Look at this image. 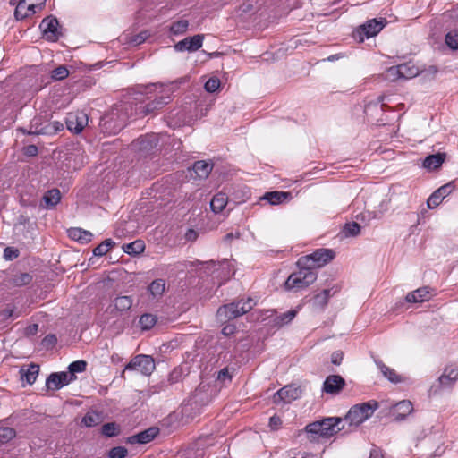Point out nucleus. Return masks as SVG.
Segmentation results:
<instances>
[{"instance_id": "1", "label": "nucleus", "mask_w": 458, "mask_h": 458, "mask_svg": "<svg viewBox=\"0 0 458 458\" xmlns=\"http://www.w3.org/2000/svg\"><path fill=\"white\" fill-rule=\"evenodd\" d=\"M185 81L184 78L168 82L166 84H149L140 86L135 99L134 111L137 117H145L162 109L172 100L173 93L178 89L179 84Z\"/></svg>"}, {"instance_id": "2", "label": "nucleus", "mask_w": 458, "mask_h": 458, "mask_svg": "<svg viewBox=\"0 0 458 458\" xmlns=\"http://www.w3.org/2000/svg\"><path fill=\"white\" fill-rule=\"evenodd\" d=\"M342 421L341 417H327L309 423L305 427V432L310 441H318L320 437L329 438L344 429V426H339Z\"/></svg>"}, {"instance_id": "3", "label": "nucleus", "mask_w": 458, "mask_h": 458, "mask_svg": "<svg viewBox=\"0 0 458 458\" xmlns=\"http://www.w3.org/2000/svg\"><path fill=\"white\" fill-rule=\"evenodd\" d=\"M298 270L293 272L284 283V289L291 292H299L313 284L317 277V272L306 266H297Z\"/></svg>"}, {"instance_id": "4", "label": "nucleus", "mask_w": 458, "mask_h": 458, "mask_svg": "<svg viewBox=\"0 0 458 458\" xmlns=\"http://www.w3.org/2000/svg\"><path fill=\"white\" fill-rule=\"evenodd\" d=\"M202 274H205L207 278L210 277L213 285L219 287L229 279L233 272L229 261L224 259L218 263L202 262Z\"/></svg>"}, {"instance_id": "5", "label": "nucleus", "mask_w": 458, "mask_h": 458, "mask_svg": "<svg viewBox=\"0 0 458 458\" xmlns=\"http://www.w3.org/2000/svg\"><path fill=\"white\" fill-rule=\"evenodd\" d=\"M377 408L378 403L375 400L355 404L351 407L344 416V420L348 422L350 427L357 428L371 417Z\"/></svg>"}, {"instance_id": "6", "label": "nucleus", "mask_w": 458, "mask_h": 458, "mask_svg": "<svg viewBox=\"0 0 458 458\" xmlns=\"http://www.w3.org/2000/svg\"><path fill=\"white\" fill-rule=\"evenodd\" d=\"M254 305L255 302L251 298L223 305L216 311L217 319L221 322L234 319L250 311Z\"/></svg>"}, {"instance_id": "7", "label": "nucleus", "mask_w": 458, "mask_h": 458, "mask_svg": "<svg viewBox=\"0 0 458 458\" xmlns=\"http://www.w3.org/2000/svg\"><path fill=\"white\" fill-rule=\"evenodd\" d=\"M335 258V252L330 249H318L313 253L301 257L297 266H306L315 271L322 267Z\"/></svg>"}, {"instance_id": "8", "label": "nucleus", "mask_w": 458, "mask_h": 458, "mask_svg": "<svg viewBox=\"0 0 458 458\" xmlns=\"http://www.w3.org/2000/svg\"><path fill=\"white\" fill-rule=\"evenodd\" d=\"M154 359L149 355L135 356L124 368V370H136L145 376H149L155 369Z\"/></svg>"}, {"instance_id": "9", "label": "nucleus", "mask_w": 458, "mask_h": 458, "mask_svg": "<svg viewBox=\"0 0 458 458\" xmlns=\"http://www.w3.org/2000/svg\"><path fill=\"white\" fill-rule=\"evenodd\" d=\"M88 115L83 111L68 113L65 118L66 128L75 134L81 133L88 124Z\"/></svg>"}, {"instance_id": "10", "label": "nucleus", "mask_w": 458, "mask_h": 458, "mask_svg": "<svg viewBox=\"0 0 458 458\" xmlns=\"http://www.w3.org/2000/svg\"><path fill=\"white\" fill-rule=\"evenodd\" d=\"M159 140L158 135L147 134L133 140L131 147L133 149L142 154H148L157 146Z\"/></svg>"}, {"instance_id": "11", "label": "nucleus", "mask_w": 458, "mask_h": 458, "mask_svg": "<svg viewBox=\"0 0 458 458\" xmlns=\"http://www.w3.org/2000/svg\"><path fill=\"white\" fill-rule=\"evenodd\" d=\"M386 24V20L384 18H381L379 21L377 19L368 21L365 24L361 25L357 31L359 35V40L360 42L364 40V37H362L361 34H364L367 38L376 36L381 31Z\"/></svg>"}, {"instance_id": "12", "label": "nucleus", "mask_w": 458, "mask_h": 458, "mask_svg": "<svg viewBox=\"0 0 458 458\" xmlns=\"http://www.w3.org/2000/svg\"><path fill=\"white\" fill-rule=\"evenodd\" d=\"M75 379V376L69 375L67 372H54L47 378L46 386L51 390H59Z\"/></svg>"}, {"instance_id": "13", "label": "nucleus", "mask_w": 458, "mask_h": 458, "mask_svg": "<svg viewBox=\"0 0 458 458\" xmlns=\"http://www.w3.org/2000/svg\"><path fill=\"white\" fill-rule=\"evenodd\" d=\"M59 22L54 16H47L42 20L39 28L41 29L44 36L50 41L58 40L61 33L58 31Z\"/></svg>"}, {"instance_id": "14", "label": "nucleus", "mask_w": 458, "mask_h": 458, "mask_svg": "<svg viewBox=\"0 0 458 458\" xmlns=\"http://www.w3.org/2000/svg\"><path fill=\"white\" fill-rule=\"evenodd\" d=\"M43 5L36 4L34 0H20L18 6L14 10V17L17 21L24 20L36 13L37 8H42Z\"/></svg>"}, {"instance_id": "15", "label": "nucleus", "mask_w": 458, "mask_h": 458, "mask_svg": "<svg viewBox=\"0 0 458 458\" xmlns=\"http://www.w3.org/2000/svg\"><path fill=\"white\" fill-rule=\"evenodd\" d=\"M301 391L298 387L286 386L279 389L273 396V403L279 404L280 403H289L300 397Z\"/></svg>"}, {"instance_id": "16", "label": "nucleus", "mask_w": 458, "mask_h": 458, "mask_svg": "<svg viewBox=\"0 0 458 458\" xmlns=\"http://www.w3.org/2000/svg\"><path fill=\"white\" fill-rule=\"evenodd\" d=\"M455 189L454 182L452 181L435 191L428 198L427 204L432 209L437 208L442 200Z\"/></svg>"}, {"instance_id": "17", "label": "nucleus", "mask_w": 458, "mask_h": 458, "mask_svg": "<svg viewBox=\"0 0 458 458\" xmlns=\"http://www.w3.org/2000/svg\"><path fill=\"white\" fill-rule=\"evenodd\" d=\"M345 385V380L341 376L330 375L324 381L322 390L327 394L336 395L340 394Z\"/></svg>"}, {"instance_id": "18", "label": "nucleus", "mask_w": 458, "mask_h": 458, "mask_svg": "<svg viewBox=\"0 0 458 458\" xmlns=\"http://www.w3.org/2000/svg\"><path fill=\"white\" fill-rule=\"evenodd\" d=\"M413 411L412 403L409 400H403L392 406L391 415L396 421H401Z\"/></svg>"}, {"instance_id": "19", "label": "nucleus", "mask_w": 458, "mask_h": 458, "mask_svg": "<svg viewBox=\"0 0 458 458\" xmlns=\"http://www.w3.org/2000/svg\"><path fill=\"white\" fill-rule=\"evenodd\" d=\"M159 433L158 428L151 427L138 434L131 436L127 438L129 444H148L152 441Z\"/></svg>"}, {"instance_id": "20", "label": "nucleus", "mask_w": 458, "mask_h": 458, "mask_svg": "<svg viewBox=\"0 0 458 458\" xmlns=\"http://www.w3.org/2000/svg\"><path fill=\"white\" fill-rule=\"evenodd\" d=\"M200 48V34L188 37L174 45L177 52H195Z\"/></svg>"}, {"instance_id": "21", "label": "nucleus", "mask_w": 458, "mask_h": 458, "mask_svg": "<svg viewBox=\"0 0 458 458\" xmlns=\"http://www.w3.org/2000/svg\"><path fill=\"white\" fill-rule=\"evenodd\" d=\"M458 379V368H445L443 374L438 378V386L451 387Z\"/></svg>"}, {"instance_id": "22", "label": "nucleus", "mask_w": 458, "mask_h": 458, "mask_svg": "<svg viewBox=\"0 0 458 458\" xmlns=\"http://www.w3.org/2000/svg\"><path fill=\"white\" fill-rule=\"evenodd\" d=\"M446 157L445 153L438 152L437 154L428 156L423 161V167L431 171L438 169L445 162Z\"/></svg>"}, {"instance_id": "23", "label": "nucleus", "mask_w": 458, "mask_h": 458, "mask_svg": "<svg viewBox=\"0 0 458 458\" xmlns=\"http://www.w3.org/2000/svg\"><path fill=\"white\" fill-rule=\"evenodd\" d=\"M68 236L72 240L85 244L92 240L93 234L89 231L75 227L68 230Z\"/></svg>"}, {"instance_id": "24", "label": "nucleus", "mask_w": 458, "mask_h": 458, "mask_svg": "<svg viewBox=\"0 0 458 458\" xmlns=\"http://www.w3.org/2000/svg\"><path fill=\"white\" fill-rule=\"evenodd\" d=\"M133 304V300L131 296L123 295L117 296L112 301L110 307H114V310L123 312L129 310Z\"/></svg>"}, {"instance_id": "25", "label": "nucleus", "mask_w": 458, "mask_h": 458, "mask_svg": "<svg viewBox=\"0 0 458 458\" xmlns=\"http://www.w3.org/2000/svg\"><path fill=\"white\" fill-rule=\"evenodd\" d=\"M192 411H194V414H197L199 411V403L196 393L183 403L182 409V414L186 417L192 416Z\"/></svg>"}, {"instance_id": "26", "label": "nucleus", "mask_w": 458, "mask_h": 458, "mask_svg": "<svg viewBox=\"0 0 458 458\" xmlns=\"http://www.w3.org/2000/svg\"><path fill=\"white\" fill-rule=\"evenodd\" d=\"M20 372L22 379L29 385H32L38 376L39 366L35 363H31L27 369L22 368Z\"/></svg>"}, {"instance_id": "27", "label": "nucleus", "mask_w": 458, "mask_h": 458, "mask_svg": "<svg viewBox=\"0 0 458 458\" xmlns=\"http://www.w3.org/2000/svg\"><path fill=\"white\" fill-rule=\"evenodd\" d=\"M429 291L428 287H421L406 295L408 302H422L428 299Z\"/></svg>"}, {"instance_id": "28", "label": "nucleus", "mask_w": 458, "mask_h": 458, "mask_svg": "<svg viewBox=\"0 0 458 458\" xmlns=\"http://www.w3.org/2000/svg\"><path fill=\"white\" fill-rule=\"evenodd\" d=\"M165 290V281L158 278L154 280L148 287V291L153 299L160 298Z\"/></svg>"}, {"instance_id": "29", "label": "nucleus", "mask_w": 458, "mask_h": 458, "mask_svg": "<svg viewBox=\"0 0 458 458\" xmlns=\"http://www.w3.org/2000/svg\"><path fill=\"white\" fill-rule=\"evenodd\" d=\"M61 199V192L58 189H52L47 191L43 196V201L45 202V207L47 208H52L56 206Z\"/></svg>"}, {"instance_id": "30", "label": "nucleus", "mask_w": 458, "mask_h": 458, "mask_svg": "<svg viewBox=\"0 0 458 458\" xmlns=\"http://www.w3.org/2000/svg\"><path fill=\"white\" fill-rule=\"evenodd\" d=\"M227 200L228 198L225 193L219 192L216 194L210 201L211 210L214 213L221 212L225 208Z\"/></svg>"}, {"instance_id": "31", "label": "nucleus", "mask_w": 458, "mask_h": 458, "mask_svg": "<svg viewBox=\"0 0 458 458\" xmlns=\"http://www.w3.org/2000/svg\"><path fill=\"white\" fill-rule=\"evenodd\" d=\"M375 363L384 377H386L389 381L393 383H398L401 381L400 377L395 373V371L385 365L383 361L375 360Z\"/></svg>"}, {"instance_id": "32", "label": "nucleus", "mask_w": 458, "mask_h": 458, "mask_svg": "<svg viewBox=\"0 0 458 458\" xmlns=\"http://www.w3.org/2000/svg\"><path fill=\"white\" fill-rule=\"evenodd\" d=\"M402 79H411L419 74V68L411 63H405L398 65Z\"/></svg>"}, {"instance_id": "33", "label": "nucleus", "mask_w": 458, "mask_h": 458, "mask_svg": "<svg viewBox=\"0 0 458 458\" xmlns=\"http://www.w3.org/2000/svg\"><path fill=\"white\" fill-rule=\"evenodd\" d=\"M145 244L142 241L137 240L123 246V250L129 255H137L144 251Z\"/></svg>"}, {"instance_id": "34", "label": "nucleus", "mask_w": 458, "mask_h": 458, "mask_svg": "<svg viewBox=\"0 0 458 458\" xmlns=\"http://www.w3.org/2000/svg\"><path fill=\"white\" fill-rule=\"evenodd\" d=\"M288 194L289 193L284 191H270L264 195L263 199L267 200L272 205H277L285 200Z\"/></svg>"}, {"instance_id": "35", "label": "nucleus", "mask_w": 458, "mask_h": 458, "mask_svg": "<svg viewBox=\"0 0 458 458\" xmlns=\"http://www.w3.org/2000/svg\"><path fill=\"white\" fill-rule=\"evenodd\" d=\"M120 432L121 428L115 422H108L101 427V434L106 437H116Z\"/></svg>"}, {"instance_id": "36", "label": "nucleus", "mask_w": 458, "mask_h": 458, "mask_svg": "<svg viewBox=\"0 0 458 458\" xmlns=\"http://www.w3.org/2000/svg\"><path fill=\"white\" fill-rule=\"evenodd\" d=\"M32 281V276L29 273H17L13 276L11 284L14 286H23Z\"/></svg>"}, {"instance_id": "37", "label": "nucleus", "mask_w": 458, "mask_h": 458, "mask_svg": "<svg viewBox=\"0 0 458 458\" xmlns=\"http://www.w3.org/2000/svg\"><path fill=\"white\" fill-rule=\"evenodd\" d=\"M157 323V317L150 313H145L140 316L139 324L142 330H149Z\"/></svg>"}, {"instance_id": "38", "label": "nucleus", "mask_w": 458, "mask_h": 458, "mask_svg": "<svg viewBox=\"0 0 458 458\" xmlns=\"http://www.w3.org/2000/svg\"><path fill=\"white\" fill-rule=\"evenodd\" d=\"M64 130V124L58 121H51L44 126L38 133L55 134Z\"/></svg>"}, {"instance_id": "39", "label": "nucleus", "mask_w": 458, "mask_h": 458, "mask_svg": "<svg viewBox=\"0 0 458 458\" xmlns=\"http://www.w3.org/2000/svg\"><path fill=\"white\" fill-rule=\"evenodd\" d=\"M189 26V22L186 20H180L178 21H174L170 26V32L173 35H182L187 31Z\"/></svg>"}, {"instance_id": "40", "label": "nucleus", "mask_w": 458, "mask_h": 458, "mask_svg": "<svg viewBox=\"0 0 458 458\" xmlns=\"http://www.w3.org/2000/svg\"><path fill=\"white\" fill-rule=\"evenodd\" d=\"M297 311L296 310H288L287 312H284L281 314L280 316L276 317L275 319V323L278 327H283L288 323H290L294 317L296 316Z\"/></svg>"}, {"instance_id": "41", "label": "nucleus", "mask_w": 458, "mask_h": 458, "mask_svg": "<svg viewBox=\"0 0 458 458\" xmlns=\"http://www.w3.org/2000/svg\"><path fill=\"white\" fill-rule=\"evenodd\" d=\"M100 421L99 414L95 411H89L82 418L81 423L86 427H94Z\"/></svg>"}, {"instance_id": "42", "label": "nucleus", "mask_w": 458, "mask_h": 458, "mask_svg": "<svg viewBox=\"0 0 458 458\" xmlns=\"http://www.w3.org/2000/svg\"><path fill=\"white\" fill-rule=\"evenodd\" d=\"M360 232V225L356 222L345 224L343 233L346 237L357 236Z\"/></svg>"}, {"instance_id": "43", "label": "nucleus", "mask_w": 458, "mask_h": 458, "mask_svg": "<svg viewBox=\"0 0 458 458\" xmlns=\"http://www.w3.org/2000/svg\"><path fill=\"white\" fill-rule=\"evenodd\" d=\"M69 71L65 65H59L51 72V78L54 81H62L68 77Z\"/></svg>"}, {"instance_id": "44", "label": "nucleus", "mask_w": 458, "mask_h": 458, "mask_svg": "<svg viewBox=\"0 0 458 458\" xmlns=\"http://www.w3.org/2000/svg\"><path fill=\"white\" fill-rule=\"evenodd\" d=\"M15 430L12 428L2 427L0 428V445L7 443L15 437Z\"/></svg>"}, {"instance_id": "45", "label": "nucleus", "mask_w": 458, "mask_h": 458, "mask_svg": "<svg viewBox=\"0 0 458 458\" xmlns=\"http://www.w3.org/2000/svg\"><path fill=\"white\" fill-rule=\"evenodd\" d=\"M221 81L217 77L209 78L204 84V89L208 93H214L220 89Z\"/></svg>"}, {"instance_id": "46", "label": "nucleus", "mask_w": 458, "mask_h": 458, "mask_svg": "<svg viewBox=\"0 0 458 458\" xmlns=\"http://www.w3.org/2000/svg\"><path fill=\"white\" fill-rule=\"evenodd\" d=\"M87 368V362L85 360H76L72 362L69 367V372H67L69 375L74 376L75 373H81L85 371Z\"/></svg>"}, {"instance_id": "47", "label": "nucleus", "mask_w": 458, "mask_h": 458, "mask_svg": "<svg viewBox=\"0 0 458 458\" xmlns=\"http://www.w3.org/2000/svg\"><path fill=\"white\" fill-rule=\"evenodd\" d=\"M445 43L450 48L454 50H458V31H449L445 35Z\"/></svg>"}, {"instance_id": "48", "label": "nucleus", "mask_w": 458, "mask_h": 458, "mask_svg": "<svg viewBox=\"0 0 458 458\" xmlns=\"http://www.w3.org/2000/svg\"><path fill=\"white\" fill-rule=\"evenodd\" d=\"M127 454V449L123 446L113 447L109 451V458H124Z\"/></svg>"}, {"instance_id": "49", "label": "nucleus", "mask_w": 458, "mask_h": 458, "mask_svg": "<svg viewBox=\"0 0 458 458\" xmlns=\"http://www.w3.org/2000/svg\"><path fill=\"white\" fill-rule=\"evenodd\" d=\"M386 78L390 81L402 79L398 65L388 68L386 72Z\"/></svg>"}, {"instance_id": "50", "label": "nucleus", "mask_w": 458, "mask_h": 458, "mask_svg": "<svg viewBox=\"0 0 458 458\" xmlns=\"http://www.w3.org/2000/svg\"><path fill=\"white\" fill-rule=\"evenodd\" d=\"M19 256V251L12 247H7L4 250V257L6 260H13Z\"/></svg>"}, {"instance_id": "51", "label": "nucleus", "mask_w": 458, "mask_h": 458, "mask_svg": "<svg viewBox=\"0 0 458 458\" xmlns=\"http://www.w3.org/2000/svg\"><path fill=\"white\" fill-rule=\"evenodd\" d=\"M214 168V162L211 159L202 160V174L208 177Z\"/></svg>"}, {"instance_id": "52", "label": "nucleus", "mask_w": 458, "mask_h": 458, "mask_svg": "<svg viewBox=\"0 0 458 458\" xmlns=\"http://www.w3.org/2000/svg\"><path fill=\"white\" fill-rule=\"evenodd\" d=\"M236 332V326L233 324H226L222 328V334L225 336L233 335Z\"/></svg>"}, {"instance_id": "53", "label": "nucleus", "mask_w": 458, "mask_h": 458, "mask_svg": "<svg viewBox=\"0 0 458 458\" xmlns=\"http://www.w3.org/2000/svg\"><path fill=\"white\" fill-rule=\"evenodd\" d=\"M344 358V353L340 351L334 352L331 355V362L335 365H340Z\"/></svg>"}, {"instance_id": "54", "label": "nucleus", "mask_w": 458, "mask_h": 458, "mask_svg": "<svg viewBox=\"0 0 458 458\" xmlns=\"http://www.w3.org/2000/svg\"><path fill=\"white\" fill-rule=\"evenodd\" d=\"M314 301L317 305L324 307L327 305L328 300L327 299V296L324 295L322 293L315 295Z\"/></svg>"}, {"instance_id": "55", "label": "nucleus", "mask_w": 458, "mask_h": 458, "mask_svg": "<svg viewBox=\"0 0 458 458\" xmlns=\"http://www.w3.org/2000/svg\"><path fill=\"white\" fill-rule=\"evenodd\" d=\"M107 248L101 242L93 250V254L98 257H102L107 252Z\"/></svg>"}, {"instance_id": "56", "label": "nucleus", "mask_w": 458, "mask_h": 458, "mask_svg": "<svg viewBox=\"0 0 458 458\" xmlns=\"http://www.w3.org/2000/svg\"><path fill=\"white\" fill-rule=\"evenodd\" d=\"M198 235H199V233H198V232H197V231H195L194 229L190 228V229H188V230L186 231V233H185V235H184V236H185V239H186L187 241H189V242H194V241H196V240H197Z\"/></svg>"}, {"instance_id": "57", "label": "nucleus", "mask_w": 458, "mask_h": 458, "mask_svg": "<svg viewBox=\"0 0 458 458\" xmlns=\"http://www.w3.org/2000/svg\"><path fill=\"white\" fill-rule=\"evenodd\" d=\"M282 424V420L278 416H272L269 420V426L272 429H276Z\"/></svg>"}, {"instance_id": "58", "label": "nucleus", "mask_w": 458, "mask_h": 458, "mask_svg": "<svg viewBox=\"0 0 458 458\" xmlns=\"http://www.w3.org/2000/svg\"><path fill=\"white\" fill-rule=\"evenodd\" d=\"M200 161H196L192 166V168L188 169V173L191 178H196L199 176L198 170L200 169L199 166Z\"/></svg>"}, {"instance_id": "59", "label": "nucleus", "mask_w": 458, "mask_h": 458, "mask_svg": "<svg viewBox=\"0 0 458 458\" xmlns=\"http://www.w3.org/2000/svg\"><path fill=\"white\" fill-rule=\"evenodd\" d=\"M366 216H368V219H375V218H380L382 216V213L377 215V213H370V212H367V213H361L360 215H358L357 216V218L358 219H361V220H364L366 218Z\"/></svg>"}, {"instance_id": "60", "label": "nucleus", "mask_w": 458, "mask_h": 458, "mask_svg": "<svg viewBox=\"0 0 458 458\" xmlns=\"http://www.w3.org/2000/svg\"><path fill=\"white\" fill-rule=\"evenodd\" d=\"M340 288L339 286L335 285L330 289H325L322 291V293L327 296V299L328 300L331 296L335 294L337 292H339Z\"/></svg>"}, {"instance_id": "61", "label": "nucleus", "mask_w": 458, "mask_h": 458, "mask_svg": "<svg viewBox=\"0 0 458 458\" xmlns=\"http://www.w3.org/2000/svg\"><path fill=\"white\" fill-rule=\"evenodd\" d=\"M369 458H383L382 450L377 446H373Z\"/></svg>"}, {"instance_id": "62", "label": "nucleus", "mask_w": 458, "mask_h": 458, "mask_svg": "<svg viewBox=\"0 0 458 458\" xmlns=\"http://www.w3.org/2000/svg\"><path fill=\"white\" fill-rule=\"evenodd\" d=\"M56 341V337L54 335H48L43 339V344L46 346H49L55 344Z\"/></svg>"}, {"instance_id": "63", "label": "nucleus", "mask_w": 458, "mask_h": 458, "mask_svg": "<svg viewBox=\"0 0 458 458\" xmlns=\"http://www.w3.org/2000/svg\"><path fill=\"white\" fill-rule=\"evenodd\" d=\"M24 153L30 157L36 156L38 154V148L35 145H29L25 148Z\"/></svg>"}, {"instance_id": "64", "label": "nucleus", "mask_w": 458, "mask_h": 458, "mask_svg": "<svg viewBox=\"0 0 458 458\" xmlns=\"http://www.w3.org/2000/svg\"><path fill=\"white\" fill-rule=\"evenodd\" d=\"M241 236V233L239 232H236V233H226L224 237V241L225 242H231V241H233V239H238L240 238Z\"/></svg>"}]
</instances>
